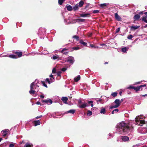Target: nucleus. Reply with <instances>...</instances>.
Wrapping results in <instances>:
<instances>
[{
  "mask_svg": "<svg viewBox=\"0 0 147 147\" xmlns=\"http://www.w3.org/2000/svg\"><path fill=\"white\" fill-rule=\"evenodd\" d=\"M117 132L120 134H127L132 131L133 127H130L127 123L122 122L118 123L116 126Z\"/></svg>",
  "mask_w": 147,
  "mask_h": 147,
  "instance_id": "1",
  "label": "nucleus"
},
{
  "mask_svg": "<svg viewBox=\"0 0 147 147\" xmlns=\"http://www.w3.org/2000/svg\"><path fill=\"white\" fill-rule=\"evenodd\" d=\"M38 80L36 79L35 81L31 84L30 86V90L29 91L30 94H35L38 92L39 89V86L37 85Z\"/></svg>",
  "mask_w": 147,
  "mask_h": 147,
  "instance_id": "2",
  "label": "nucleus"
},
{
  "mask_svg": "<svg viewBox=\"0 0 147 147\" xmlns=\"http://www.w3.org/2000/svg\"><path fill=\"white\" fill-rule=\"evenodd\" d=\"M38 34L40 36V38L43 39V37L45 36L46 33V30L45 29L41 27L38 30Z\"/></svg>",
  "mask_w": 147,
  "mask_h": 147,
  "instance_id": "3",
  "label": "nucleus"
},
{
  "mask_svg": "<svg viewBox=\"0 0 147 147\" xmlns=\"http://www.w3.org/2000/svg\"><path fill=\"white\" fill-rule=\"evenodd\" d=\"M78 106L80 108H84L86 107L87 106V104L85 103H82L81 100H78Z\"/></svg>",
  "mask_w": 147,
  "mask_h": 147,
  "instance_id": "4",
  "label": "nucleus"
},
{
  "mask_svg": "<svg viewBox=\"0 0 147 147\" xmlns=\"http://www.w3.org/2000/svg\"><path fill=\"white\" fill-rule=\"evenodd\" d=\"M65 61L69 63V64H72L75 61L74 58L72 56H69L67 58Z\"/></svg>",
  "mask_w": 147,
  "mask_h": 147,
  "instance_id": "5",
  "label": "nucleus"
},
{
  "mask_svg": "<svg viewBox=\"0 0 147 147\" xmlns=\"http://www.w3.org/2000/svg\"><path fill=\"white\" fill-rule=\"evenodd\" d=\"M138 132L141 134H144L147 133V129L146 128H143L142 127H139L138 129Z\"/></svg>",
  "mask_w": 147,
  "mask_h": 147,
  "instance_id": "6",
  "label": "nucleus"
},
{
  "mask_svg": "<svg viewBox=\"0 0 147 147\" xmlns=\"http://www.w3.org/2000/svg\"><path fill=\"white\" fill-rule=\"evenodd\" d=\"M42 101L43 103L48 105H50L53 103L52 101L49 98H47L46 100H43Z\"/></svg>",
  "mask_w": 147,
  "mask_h": 147,
  "instance_id": "7",
  "label": "nucleus"
},
{
  "mask_svg": "<svg viewBox=\"0 0 147 147\" xmlns=\"http://www.w3.org/2000/svg\"><path fill=\"white\" fill-rule=\"evenodd\" d=\"M127 88L129 89L131 88L135 90L136 91H138L140 90L139 86L135 87L133 86H131V85H130L129 87H128Z\"/></svg>",
  "mask_w": 147,
  "mask_h": 147,
  "instance_id": "8",
  "label": "nucleus"
},
{
  "mask_svg": "<svg viewBox=\"0 0 147 147\" xmlns=\"http://www.w3.org/2000/svg\"><path fill=\"white\" fill-rule=\"evenodd\" d=\"M109 5V3H105L103 4H99V6L103 9H105L107 6Z\"/></svg>",
  "mask_w": 147,
  "mask_h": 147,
  "instance_id": "9",
  "label": "nucleus"
},
{
  "mask_svg": "<svg viewBox=\"0 0 147 147\" xmlns=\"http://www.w3.org/2000/svg\"><path fill=\"white\" fill-rule=\"evenodd\" d=\"M121 139L123 141L125 142L129 140V138L127 136H121Z\"/></svg>",
  "mask_w": 147,
  "mask_h": 147,
  "instance_id": "10",
  "label": "nucleus"
},
{
  "mask_svg": "<svg viewBox=\"0 0 147 147\" xmlns=\"http://www.w3.org/2000/svg\"><path fill=\"white\" fill-rule=\"evenodd\" d=\"M129 49L128 47H125L121 48V51L123 53H126Z\"/></svg>",
  "mask_w": 147,
  "mask_h": 147,
  "instance_id": "11",
  "label": "nucleus"
},
{
  "mask_svg": "<svg viewBox=\"0 0 147 147\" xmlns=\"http://www.w3.org/2000/svg\"><path fill=\"white\" fill-rule=\"evenodd\" d=\"M114 103L119 106L121 103V101L119 99H116L115 100Z\"/></svg>",
  "mask_w": 147,
  "mask_h": 147,
  "instance_id": "12",
  "label": "nucleus"
},
{
  "mask_svg": "<svg viewBox=\"0 0 147 147\" xmlns=\"http://www.w3.org/2000/svg\"><path fill=\"white\" fill-rule=\"evenodd\" d=\"M90 13H81L80 14V16L81 17H88V16L90 15Z\"/></svg>",
  "mask_w": 147,
  "mask_h": 147,
  "instance_id": "13",
  "label": "nucleus"
},
{
  "mask_svg": "<svg viewBox=\"0 0 147 147\" xmlns=\"http://www.w3.org/2000/svg\"><path fill=\"white\" fill-rule=\"evenodd\" d=\"M61 100H62L63 102L65 103H67V100H68V98L66 97H63L61 98Z\"/></svg>",
  "mask_w": 147,
  "mask_h": 147,
  "instance_id": "14",
  "label": "nucleus"
},
{
  "mask_svg": "<svg viewBox=\"0 0 147 147\" xmlns=\"http://www.w3.org/2000/svg\"><path fill=\"white\" fill-rule=\"evenodd\" d=\"M115 19L118 21H120L121 19V17L117 13H115Z\"/></svg>",
  "mask_w": 147,
  "mask_h": 147,
  "instance_id": "15",
  "label": "nucleus"
},
{
  "mask_svg": "<svg viewBox=\"0 0 147 147\" xmlns=\"http://www.w3.org/2000/svg\"><path fill=\"white\" fill-rule=\"evenodd\" d=\"M140 17V16L139 14H137L134 16V19L135 20H137L139 19Z\"/></svg>",
  "mask_w": 147,
  "mask_h": 147,
  "instance_id": "16",
  "label": "nucleus"
},
{
  "mask_svg": "<svg viewBox=\"0 0 147 147\" xmlns=\"http://www.w3.org/2000/svg\"><path fill=\"white\" fill-rule=\"evenodd\" d=\"M67 9L69 11H71L73 9L72 6L70 5H67L66 6Z\"/></svg>",
  "mask_w": 147,
  "mask_h": 147,
  "instance_id": "17",
  "label": "nucleus"
},
{
  "mask_svg": "<svg viewBox=\"0 0 147 147\" xmlns=\"http://www.w3.org/2000/svg\"><path fill=\"white\" fill-rule=\"evenodd\" d=\"M32 144L27 142L25 144L24 147H32Z\"/></svg>",
  "mask_w": 147,
  "mask_h": 147,
  "instance_id": "18",
  "label": "nucleus"
},
{
  "mask_svg": "<svg viewBox=\"0 0 147 147\" xmlns=\"http://www.w3.org/2000/svg\"><path fill=\"white\" fill-rule=\"evenodd\" d=\"M84 4V2L82 1H80V2L78 3V5L79 7H80L83 6Z\"/></svg>",
  "mask_w": 147,
  "mask_h": 147,
  "instance_id": "19",
  "label": "nucleus"
},
{
  "mask_svg": "<svg viewBox=\"0 0 147 147\" xmlns=\"http://www.w3.org/2000/svg\"><path fill=\"white\" fill-rule=\"evenodd\" d=\"M15 53L19 57H21L22 55V53L21 52H19L18 51H16L15 52Z\"/></svg>",
  "mask_w": 147,
  "mask_h": 147,
  "instance_id": "20",
  "label": "nucleus"
},
{
  "mask_svg": "<svg viewBox=\"0 0 147 147\" xmlns=\"http://www.w3.org/2000/svg\"><path fill=\"white\" fill-rule=\"evenodd\" d=\"M106 112L105 109L103 107H101L100 113L101 114H105Z\"/></svg>",
  "mask_w": 147,
  "mask_h": 147,
  "instance_id": "21",
  "label": "nucleus"
},
{
  "mask_svg": "<svg viewBox=\"0 0 147 147\" xmlns=\"http://www.w3.org/2000/svg\"><path fill=\"white\" fill-rule=\"evenodd\" d=\"M96 100L97 103L98 104L99 103H102L104 102L103 101V100L102 99L99 98L98 100H96Z\"/></svg>",
  "mask_w": 147,
  "mask_h": 147,
  "instance_id": "22",
  "label": "nucleus"
},
{
  "mask_svg": "<svg viewBox=\"0 0 147 147\" xmlns=\"http://www.w3.org/2000/svg\"><path fill=\"white\" fill-rule=\"evenodd\" d=\"M34 126H36L37 125H40V121L39 120L35 121H34Z\"/></svg>",
  "mask_w": 147,
  "mask_h": 147,
  "instance_id": "23",
  "label": "nucleus"
},
{
  "mask_svg": "<svg viewBox=\"0 0 147 147\" xmlns=\"http://www.w3.org/2000/svg\"><path fill=\"white\" fill-rule=\"evenodd\" d=\"M80 79V75L77 76L76 77L74 78V81L75 82H78Z\"/></svg>",
  "mask_w": 147,
  "mask_h": 147,
  "instance_id": "24",
  "label": "nucleus"
},
{
  "mask_svg": "<svg viewBox=\"0 0 147 147\" xmlns=\"http://www.w3.org/2000/svg\"><path fill=\"white\" fill-rule=\"evenodd\" d=\"M80 43L84 46H87V43L84 42V41L82 40H80Z\"/></svg>",
  "mask_w": 147,
  "mask_h": 147,
  "instance_id": "25",
  "label": "nucleus"
},
{
  "mask_svg": "<svg viewBox=\"0 0 147 147\" xmlns=\"http://www.w3.org/2000/svg\"><path fill=\"white\" fill-rule=\"evenodd\" d=\"M139 27V26H132L131 27V29L132 30H135L138 29Z\"/></svg>",
  "mask_w": 147,
  "mask_h": 147,
  "instance_id": "26",
  "label": "nucleus"
},
{
  "mask_svg": "<svg viewBox=\"0 0 147 147\" xmlns=\"http://www.w3.org/2000/svg\"><path fill=\"white\" fill-rule=\"evenodd\" d=\"M8 57L11 58L13 59H16L17 58V56L14 55H9Z\"/></svg>",
  "mask_w": 147,
  "mask_h": 147,
  "instance_id": "27",
  "label": "nucleus"
},
{
  "mask_svg": "<svg viewBox=\"0 0 147 147\" xmlns=\"http://www.w3.org/2000/svg\"><path fill=\"white\" fill-rule=\"evenodd\" d=\"M79 7L78 5V4H77L73 7V9L74 11L76 10L79 9Z\"/></svg>",
  "mask_w": 147,
  "mask_h": 147,
  "instance_id": "28",
  "label": "nucleus"
},
{
  "mask_svg": "<svg viewBox=\"0 0 147 147\" xmlns=\"http://www.w3.org/2000/svg\"><path fill=\"white\" fill-rule=\"evenodd\" d=\"M66 0H58V4L60 5H62L63 3Z\"/></svg>",
  "mask_w": 147,
  "mask_h": 147,
  "instance_id": "29",
  "label": "nucleus"
},
{
  "mask_svg": "<svg viewBox=\"0 0 147 147\" xmlns=\"http://www.w3.org/2000/svg\"><path fill=\"white\" fill-rule=\"evenodd\" d=\"M119 106H118L117 105H112L110 107V109H112L113 108H116L118 107Z\"/></svg>",
  "mask_w": 147,
  "mask_h": 147,
  "instance_id": "30",
  "label": "nucleus"
},
{
  "mask_svg": "<svg viewBox=\"0 0 147 147\" xmlns=\"http://www.w3.org/2000/svg\"><path fill=\"white\" fill-rule=\"evenodd\" d=\"M75 112V110L74 109L70 110L67 111L68 113H71L72 114H74Z\"/></svg>",
  "mask_w": 147,
  "mask_h": 147,
  "instance_id": "31",
  "label": "nucleus"
},
{
  "mask_svg": "<svg viewBox=\"0 0 147 147\" xmlns=\"http://www.w3.org/2000/svg\"><path fill=\"white\" fill-rule=\"evenodd\" d=\"M59 56L57 55H53L52 57V58L54 60H56L57 59L59 58Z\"/></svg>",
  "mask_w": 147,
  "mask_h": 147,
  "instance_id": "32",
  "label": "nucleus"
},
{
  "mask_svg": "<svg viewBox=\"0 0 147 147\" xmlns=\"http://www.w3.org/2000/svg\"><path fill=\"white\" fill-rule=\"evenodd\" d=\"M117 93L116 92H113L111 94V95L113 97H115L117 96Z\"/></svg>",
  "mask_w": 147,
  "mask_h": 147,
  "instance_id": "33",
  "label": "nucleus"
},
{
  "mask_svg": "<svg viewBox=\"0 0 147 147\" xmlns=\"http://www.w3.org/2000/svg\"><path fill=\"white\" fill-rule=\"evenodd\" d=\"M90 47L92 48H97V49L100 48L98 46H95L93 44H90Z\"/></svg>",
  "mask_w": 147,
  "mask_h": 147,
  "instance_id": "34",
  "label": "nucleus"
},
{
  "mask_svg": "<svg viewBox=\"0 0 147 147\" xmlns=\"http://www.w3.org/2000/svg\"><path fill=\"white\" fill-rule=\"evenodd\" d=\"M76 21L80 22H84L85 21V20L82 19H78L76 20Z\"/></svg>",
  "mask_w": 147,
  "mask_h": 147,
  "instance_id": "35",
  "label": "nucleus"
},
{
  "mask_svg": "<svg viewBox=\"0 0 147 147\" xmlns=\"http://www.w3.org/2000/svg\"><path fill=\"white\" fill-rule=\"evenodd\" d=\"M68 50L67 49L64 48L61 51V53H62L64 54H66V53H67V52H64L65 51L67 50Z\"/></svg>",
  "mask_w": 147,
  "mask_h": 147,
  "instance_id": "36",
  "label": "nucleus"
},
{
  "mask_svg": "<svg viewBox=\"0 0 147 147\" xmlns=\"http://www.w3.org/2000/svg\"><path fill=\"white\" fill-rule=\"evenodd\" d=\"M72 38H73L76 39L77 41H78L79 40V37L78 36H77L76 35L73 36Z\"/></svg>",
  "mask_w": 147,
  "mask_h": 147,
  "instance_id": "37",
  "label": "nucleus"
},
{
  "mask_svg": "<svg viewBox=\"0 0 147 147\" xmlns=\"http://www.w3.org/2000/svg\"><path fill=\"white\" fill-rule=\"evenodd\" d=\"M119 111V109H115L114 110L111 112L112 114H114L115 113V112H117Z\"/></svg>",
  "mask_w": 147,
  "mask_h": 147,
  "instance_id": "38",
  "label": "nucleus"
},
{
  "mask_svg": "<svg viewBox=\"0 0 147 147\" xmlns=\"http://www.w3.org/2000/svg\"><path fill=\"white\" fill-rule=\"evenodd\" d=\"M92 113L91 111L90 110H88V113H87V115H88L90 116L92 115Z\"/></svg>",
  "mask_w": 147,
  "mask_h": 147,
  "instance_id": "39",
  "label": "nucleus"
},
{
  "mask_svg": "<svg viewBox=\"0 0 147 147\" xmlns=\"http://www.w3.org/2000/svg\"><path fill=\"white\" fill-rule=\"evenodd\" d=\"M93 102L92 100L88 101V104H90L91 106L92 107H93V106H94V105L92 103Z\"/></svg>",
  "mask_w": 147,
  "mask_h": 147,
  "instance_id": "40",
  "label": "nucleus"
},
{
  "mask_svg": "<svg viewBox=\"0 0 147 147\" xmlns=\"http://www.w3.org/2000/svg\"><path fill=\"white\" fill-rule=\"evenodd\" d=\"M146 19H147L143 16L142 17V21H144V22L147 23V20H146Z\"/></svg>",
  "mask_w": 147,
  "mask_h": 147,
  "instance_id": "41",
  "label": "nucleus"
},
{
  "mask_svg": "<svg viewBox=\"0 0 147 147\" xmlns=\"http://www.w3.org/2000/svg\"><path fill=\"white\" fill-rule=\"evenodd\" d=\"M8 129H5L3 130L2 131V132H3V133L4 134H7V132H8Z\"/></svg>",
  "mask_w": 147,
  "mask_h": 147,
  "instance_id": "42",
  "label": "nucleus"
},
{
  "mask_svg": "<svg viewBox=\"0 0 147 147\" xmlns=\"http://www.w3.org/2000/svg\"><path fill=\"white\" fill-rule=\"evenodd\" d=\"M72 49L75 50H77L79 49H80V48L79 47H73L72 48Z\"/></svg>",
  "mask_w": 147,
  "mask_h": 147,
  "instance_id": "43",
  "label": "nucleus"
},
{
  "mask_svg": "<svg viewBox=\"0 0 147 147\" xmlns=\"http://www.w3.org/2000/svg\"><path fill=\"white\" fill-rule=\"evenodd\" d=\"M41 82H42V84L43 86H45V87L46 88L47 87V84H45V82H44L42 81Z\"/></svg>",
  "mask_w": 147,
  "mask_h": 147,
  "instance_id": "44",
  "label": "nucleus"
},
{
  "mask_svg": "<svg viewBox=\"0 0 147 147\" xmlns=\"http://www.w3.org/2000/svg\"><path fill=\"white\" fill-rule=\"evenodd\" d=\"M46 81L49 84H50L51 83L50 79L49 78H47L46 80Z\"/></svg>",
  "mask_w": 147,
  "mask_h": 147,
  "instance_id": "45",
  "label": "nucleus"
},
{
  "mask_svg": "<svg viewBox=\"0 0 147 147\" xmlns=\"http://www.w3.org/2000/svg\"><path fill=\"white\" fill-rule=\"evenodd\" d=\"M56 73V70L55 68H54L52 70V73L53 74H55Z\"/></svg>",
  "mask_w": 147,
  "mask_h": 147,
  "instance_id": "46",
  "label": "nucleus"
},
{
  "mask_svg": "<svg viewBox=\"0 0 147 147\" xmlns=\"http://www.w3.org/2000/svg\"><path fill=\"white\" fill-rule=\"evenodd\" d=\"M50 81L51 83H52L54 82L55 81V78H51L50 79Z\"/></svg>",
  "mask_w": 147,
  "mask_h": 147,
  "instance_id": "47",
  "label": "nucleus"
},
{
  "mask_svg": "<svg viewBox=\"0 0 147 147\" xmlns=\"http://www.w3.org/2000/svg\"><path fill=\"white\" fill-rule=\"evenodd\" d=\"M61 73V71H58V72H57V76H60Z\"/></svg>",
  "mask_w": 147,
  "mask_h": 147,
  "instance_id": "48",
  "label": "nucleus"
},
{
  "mask_svg": "<svg viewBox=\"0 0 147 147\" xmlns=\"http://www.w3.org/2000/svg\"><path fill=\"white\" fill-rule=\"evenodd\" d=\"M133 37V36L131 35H129L127 37V38L129 39H131Z\"/></svg>",
  "mask_w": 147,
  "mask_h": 147,
  "instance_id": "49",
  "label": "nucleus"
},
{
  "mask_svg": "<svg viewBox=\"0 0 147 147\" xmlns=\"http://www.w3.org/2000/svg\"><path fill=\"white\" fill-rule=\"evenodd\" d=\"M100 45L102 46H104V47H102V48H107V45H106L105 44H100Z\"/></svg>",
  "mask_w": 147,
  "mask_h": 147,
  "instance_id": "50",
  "label": "nucleus"
},
{
  "mask_svg": "<svg viewBox=\"0 0 147 147\" xmlns=\"http://www.w3.org/2000/svg\"><path fill=\"white\" fill-rule=\"evenodd\" d=\"M99 12V11L98 10H94L93 11V13H97Z\"/></svg>",
  "mask_w": 147,
  "mask_h": 147,
  "instance_id": "51",
  "label": "nucleus"
},
{
  "mask_svg": "<svg viewBox=\"0 0 147 147\" xmlns=\"http://www.w3.org/2000/svg\"><path fill=\"white\" fill-rule=\"evenodd\" d=\"M67 68L63 67L61 69V70L62 71L64 72L67 69Z\"/></svg>",
  "mask_w": 147,
  "mask_h": 147,
  "instance_id": "52",
  "label": "nucleus"
},
{
  "mask_svg": "<svg viewBox=\"0 0 147 147\" xmlns=\"http://www.w3.org/2000/svg\"><path fill=\"white\" fill-rule=\"evenodd\" d=\"M38 53H37V52L35 53V52H32L30 53L29 54L31 55H34L36 54H38Z\"/></svg>",
  "mask_w": 147,
  "mask_h": 147,
  "instance_id": "53",
  "label": "nucleus"
},
{
  "mask_svg": "<svg viewBox=\"0 0 147 147\" xmlns=\"http://www.w3.org/2000/svg\"><path fill=\"white\" fill-rule=\"evenodd\" d=\"M146 86V84H144L143 85H140V86H139V87H140V89H141V88H142L145 87Z\"/></svg>",
  "mask_w": 147,
  "mask_h": 147,
  "instance_id": "54",
  "label": "nucleus"
},
{
  "mask_svg": "<svg viewBox=\"0 0 147 147\" xmlns=\"http://www.w3.org/2000/svg\"><path fill=\"white\" fill-rule=\"evenodd\" d=\"M120 28H118L117 29H116V33H118L119 31H120Z\"/></svg>",
  "mask_w": 147,
  "mask_h": 147,
  "instance_id": "55",
  "label": "nucleus"
},
{
  "mask_svg": "<svg viewBox=\"0 0 147 147\" xmlns=\"http://www.w3.org/2000/svg\"><path fill=\"white\" fill-rule=\"evenodd\" d=\"M14 145L13 144H10L9 145V147H14Z\"/></svg>",
  "mask_w": 147,
  "mask_h": 147,
  "instance_id": "56",
  "label": "nucleus"
},
{
  "mask_svg": "<svg viewBox=\"0 0 147 147\" xmlns=\"http://www.w3.org/2000/svg\"><path fill=\"white\" fill-rule=\"evenodd\" d=\"M138 14H139V15H141V14H143V13H143V11H140V12H138Z\"/></svg>",
  "mask_w": 147,
  "mask_h": 147,
  "instance_id": "57",
  "label": "nucleus"
},
{
  "mask_svg": "<svg viewBox=\"0 0 147 147\" xmlns=\"http://www.w3.org/2000/svg\"><path fill=\"white\" fill-rule=\"evenodd\" d=\"M41 117H42V115H41L39 116H37V117H36V119H38L39 118H40Z\"/></svg>",
  "mask_w": 147,
  "mask_h": 147,
  "instance_id": "58",
  "label": "nucleus"
},
{
  "mask_svg": "<svg viewBox=\"0 0 147 147\" xmlns=\"http://www.w3.org/2000/svg\"><path fill=\"white\" fill-rule=\"evenodd\" d=\"M42 53L43 54H48V52L47 51H46V52L45 53H44V51H43L42 52Z\"/></svg>",
  "mask_w": 147,
  "mask_h": 147,
  "instance_id": "59",
  "label": "nucleus"
},
{
  "mask_svg": "<svg viewBox=\"0 0 147 147\" xmlns=\"http://www.w3.org/2000/svg\"><path fill=\"white\" fill-rule=\"evenodd\" d=\"M139 144H136L135 145H134L133 146V147H137L138 146H139Z\"/></svg>",
  "mask_w": 147,
  "mask_h": 147,
  "instance_id": "60",
  "label": "nucleus"
},
{
  "mask_svg": "<svg viewBox=\"0 0 147 147\" xmlns=\"http://www.w3.org/2000/svg\"><path fill=\"white\" fill-rule=\"evenodd\" d=\"M36 104L38 105H40L41 104L40 102L39 101L37 102H36Z\"/></svg>",
  "mask_w": 147,
  "mask_h": 147,
  "instance_id": "61",
  "label": "nucleus"
},
{
  "mask_svg": "<svg viewBox=\"0 0 147 147\" xmlns=\"http://www.w3.org/2000/svg\"><path fill=\"white\" fill-rule=\"evenodd\" d=\"M64 22L65 24H68L67 22V20L65 19L64 20Z\"/></svg>",
  "mask_w": 147,
  "mask_h": 147,
  "instance_id": "62",
  "label": "nucleus"
},
{
  "mask_svg": "<svg viewBox=\"0 0 147 147\" xmlns=\"http://www.w3.org/2000/svg\"><path fill=\"white\" fill-rule=\"evenodd\" d=\"M141 82H136L134 84H140L141 83Z\"/></svg>",
  "mask_w": 147,
  "mask_h": 147,
  "instance_id": "63",
  "label": "nucleus"
},
{
  "mask_svg": "<svg viewBox=\"0 0 147 147\" xmlns=\"http://www.w3.org/2000/svg\"><path fill=\"white\" fill-rule=\"evenodd\" d=\"M0 56L1 57H8V55H2V56H1V55H0Z\"/></svg>",
  "mask_w": 147,
  "mask_h": 147,
  "instance_id": "64",
  "label": "nucleus"
}]
</instances>
